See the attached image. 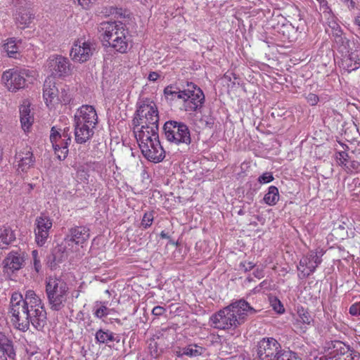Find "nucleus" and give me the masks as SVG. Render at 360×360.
<instances>
[{"mask_svg":"<svg viewBox=\"0 0 360 360\" xmlns=\"http://www.w3.org/2000/svg\"><path fill=\"white\" fill-rule=\"evenodd\" d=\"M256 310L245 300H239L221 309L211 316L214 328L220 330H234L243 324L248 315Z\"/></svg>","mask_w":360,"mask_h":360,"instance_id":"f257e3e1","label":"nucleus"},{"mask_svg":"<svg viewBox=\"0 0 360 360\" xmlns=\"http://www.w3.org/2000/svg\"><path fill=\"white\" fill-rule=\"evenodd\" d=\"M103 45L113 51L125 53L130 49V37L125 25L121 22H103L98 27Z\"/></svg>","mask_w":360,"mask_h":360,"instance_id":"f03ea898","label":"nucleus"},{"mask_svg":"<svg viewBox=\"0 0 360 360\" xmlns=\"http://www.w3.org/2000/svg\"><path fill=\"white\" fill-rule=\"evenodd\" d=\"M159 115L153 102H143L135 112L132 120L134 133L136 136L143 132L158 133Z\"/></svg>","mask_w":360,"mask_h":360,"instance_id":"7ed1b4c3","label":"nucleus"},{"mask_svg":"<svg viewBox=\"0 0 360 360\" xmlns=\"http://www.w3.org/2000/svg\"><path fill=\"white\" fill-rule=\"evenodd\" d=\"M8 314L11 315V321L16 328L20 330H27L30 323L37 330H41L38 327V323L34 319V316L31 314V311L24 303L22 295L20 292H14L12 293L9 302Z\"/></svg>","mask_w":360,"mask_h":360,"instance_id":"20e7f679","label":"nucleus"},{"mask_svg":"<svg viewBox=\"0 0 360 360\" xmlns=\"http://www.w3.org/2000/svg\"><path fill=\"white\" fill-rule=\"evenodd\" d=\"M69 288L67 283L57 277H49L46 281V295L50 309L60 311L65 307Z\"/></svg>","mask_w":360,"mask_h":360,"instance_id":"39448f33","label":"nucleus"},{"mask_svg":"<svg viewBox=\"0 0 360 360\" xmlns=\"http://www.w3.org/2000/svg\"><path fill=\"white\" fill-rule=\"evenodd\" d=\"M143 155L149 161L160 162L165 157V150L160 144L158 133L143 132L135 136Z\"/></svg>","mask_w":360,"mask_h":360,"instance_id":"423d86ee","label":"nucleus"},{"mask_svg":"<svg viewBox=\"0 0 360 360\" xmlns=\"http://www.w3.org/2000/svg\"><path fill=\"white\" fill-rule=\"evenodd\" d=\"M163 131L166 139L177 146L188 148L191 143L190 129L184 122L167 121L163 126Z\"/></svg>","mask_w":360,"mask_h":360,"instance_id":"0eeeda50","label":"nucleus"},{"mask_svg":"<svg viewBox=\"0 0 360 360\" xmlns=\"http://www.w3.org/2000/svg\"><path fill=\"white\" fill-rule=\"evenodd\" d=\"M33 79V71L27 69H9L1 77L6 89L12 92L25 88L27 84L32 82Z\"/></svg>","mask_w":360,"mask_h":360,"instance_id":"6e6552de","label":"nucleus"},{"mask_svg":"<svg viewBox=\"0 0 360 360\" xmlns=\"http://www.w3.org/2000/svg\"><path fill=\"white\" fill-rule=\"evenodd\" d=\"M22 299L26 307L31 311V314L34 316V319L38 323V327L43 328L46 323V311L40 297L32 290H27Z\"/></svg>","mask_w":360,"mask_h":360,"instance_id":"1a4fd4ad","label":"nucleus"},{"mask_svg":"<svg viewBox=\"0 0 360 360\" xmlns=\"http://www.w3.org/2000/svg\"><path fill=\"white\" fill-rule=\"evenodd\" d=\"M71 132L69 127H65L61 134L55 127L51 130L50 141L55 153L60 160H65L68 154V146L72 141Z\"/></svg>","mask_w":360,"mask_h":360,"instance_id":"9d476101","label":"nucleus"},{"mask_svg":"<svg viewBox=\"0 0 360 360\" xmlns=\"http://www.w3.org/2000/svg\"><path fill=\"white\" fill-rule=\"evenodd\" d=\"M46 67L53 78H64L71 75L72 65L68 58L53 55L49 58Z\"/></svg>","mask_w":360,"mask_h":360,"instance_id":"9b49d317","label":"nucleus"},{"mask_svg":"<svg viewBox=\"0 0 360 360\" xmlns=\"http://www.w3.org/2000/svg\"><path fill=\"white\" fill-rule=\"evenodd\" d=\"M257 355L259 360H275L281 352L280 343L273 338H264L257 342Z\"/></svg>","mask_w":360,"mask_h":360,"instance_id":"f8f14e48","label":"nucleus"},{"mask_svg":"<svg viewBox=\"0 0 360 360\" xmlns=\"http://www.w3.org/2000/svg\"><path fill=\"white\" fill-rule=\"evenodd\" d=\"M184 92L186 94L184 99L186 110L195 111L202 107L205 101V95L196 84L186 82Z\"/></svg>","mask_w":360,"mask_h":360,"instance_id":"ddd939ff","label":"nucleus"},{"mask_svg":"<svg viewBox=\"0 0 360 360\" xmlns=\"http://www.w3.org/2000/svg\"><path fill=\"white\" fill-rule=\"evenodd\" d=\"M96 50V45L89 40L77 39L70 51V56L75 62L84 63L89 60Z\"/></svg>","mask_w":360,"mask_h":360,"instance_id":"4468645a","label":"nucleus"},{"mask_svg":"<svg viewBox=\"0 0 360 360\" xmlns=\"http://www.w3.org/2000/svg\"><path fill=\"white\" fill-rule=\"evenodd\" d=\"M25 264V253L20 250L10 252L3 261L4 274L11 276L21 269Z\"/></svg>","mask_w":360,"mask_h":360,"instance_id":"2eb2a0df","label":"nucleus"},{"mask_svg":"<svg viewBox=\"0 0 360 360\" xmlns=\"http://www.w3.org/2000/svg\"><path fill=\"white\" fill-rule=\"evenodd\" d=\"M34 229L36 242L38 245L42 246L46 241L49 231L52 227V220L46 215L41 214L35 220Z\"/></svg>","mask_w":360,"mask_h":360,"instance_id":"dca6fc26","label":"nucleus"},{"mask_svg":"<svg viewBox=\"0 0 360 360\" xmlns=\"http://www.w3.org/2000/svg\"><path fill=\"white\" fill-rule=\"evenodd\" d=\"M321 262L322 259L318 256L317 253L311 251L300 259L298 269L300 270L304 276H308L315 271L316 267Z\"/></svg>","mask_w":360,"mask_h":360,"instance_id":"f3484780","label":"nucleus"},{"mask_svg":"<svg viewBox=\"0 0 360 360\" xmlns=\"http://www.w3.org/2000/svg\"><path fill=\"white\" fill-rule=\"evenodd\" d=\"M13 15L18 27L25 29L31 24L34 14L32 11L31 6L27 5V6H20V7L16 8Z\"/></svg>","mask_w":360,"mask_h":360,"instance_id":"a211bd4d","label":"nucleus"},{"mask_svg":"<svg viewBox=\"0 0 360 360\" xmlns=\"http://www.w3.org/2000/svg\"><path fill=\"white\" fill-rule=\"evenodd\" d=\"M75 121L96 126L98 115L95 108L92 105H82L75 115Z\"/></svg>","mask_w":360,"mask_h":360,"instance_id":"6ab92c4d","label":"nucleus"},{"mask_svg":"<svg viewBox=\"0 0 360 360\" xmlns=\"http://www.w3.org/2000/svg\"><path fill=\"white\" fill-rule=\"evenodd\" d=\"M96 126L75 121V139L76 143L82 144L90 140L94 134Z\"/></svg>","mask_w":360,"mask_h":360,"instance_id":"aec40b11","label":"nucleus"},{"mask_svg":"<svg viewBox=\"0 0 360 360\" xmlns=\"http://www.w3.org/2000/svg\"><path fill=\"white\" fill-rule=\"evenodd\" d=\"M15 159L18 162V169H20L22 172H26L34 165L35 162L32 151L28 146L17 152Z\"/></svg>","mask_w":360,"mask_h":360,"instance_id":"412c9836","label":"nucleus"},{"mask_svg":"<svg viewBox=\"0 0 360 360\" xmlns=\"http://www.w3.org/2000/svg\"><path fill=\"white\" fill-rule=\"evenodd\" d=\"M89 229L85 226H75L69 229L65 238L67 243L82 245L89 238Z\"/></svg>","mask_w":360,"mask_h":360,"instance_id":"4be33fe9","label":"nucleus"},{"mask_svg":"<svg viewBox=\"0 0 360 360\" xmlns=\"http://www.w3.org/2000/svg\"><path fill=\"white\" fill-rule=\"evenodd\" d=\"M331 345H333V348L336 354H338L339 360H359L360 355L359 353L350 349L349 346L346 345L341 341H331Z\"/></svg>","mask_w":360,"mask_h":360,"instance_id":"5701e85b","label":"nucleus"},{"mask_svg":"<svg viewBox=\"0 0 360 360\" xmlns=\"http://www.w3.org/2000/svg\"><path fill=\"white\" fill-rule=\"evenodd\" d=\"M59 93L58 88L56 86L53 78H47L44 84L43 96L46 100V105H49L54 99L57 100Z\"/></svg>","mask_w":360,"mask_h":360,"instance_id":"b1692460","label":"nucleus"},{"mask_svg":"<svg viewBox=\"0 0 360 360\" xmlns=\"http://www.w3.org/2000/svg\"><path fill=\"white\" fill-rule=\"evenodd\" d=\"M66 257L65 246L58 245L52 250L51 253L48 256V264L51 269L55 268L58 264L64 261Z\"/></svg>","mask_w":360,"mask_h":360,"instance_id":"393cba45","label":"nucleus"},{"mask_svg":"<svg viewBox=\"0 0 360 360\" xmlns=\"http://www.w3.org/2000/svg\"><path fill=\"white\" fill-rule=\"evenodd\" d=\"M19 112L22 129L25 131H28L34 122V116L31 112L30 105L28 104L20 105Z\"/></svg>","mask_w":360,"mask_h":360,"instance_id":"a878e982","label":"nucleus"},{"mask_svg":"<svg viewBox=\"0 0 360 360\" xmlns=\"http://www.w3.org/2000/svg\"><path fill=\"white\" fill-rule=\"evenodd\" d=\"M95 339L96 343L105 344L110 347H112L110 345V342L115 341L119 342L120 341L119 335H115V333L108 330L103 329H99L96 331L95 334Z\"/></svg>","mask_w":360,"mask_h":360,"instance_id":"bb28decb","label":"nucleus"},{"mask_svg":"<svg viewBox=\"0 0 360 360\" xmlns=\"http://www.w3.org/2000/svg\"><path fill=\"white\" fill-rule=\"evenodd\" d=\"M186 82L181 84L180 86H168L164 89V94L167 99L174 100L181 99L184 101L186 94L184 91Z\"/></svg>","mask_w":360,"mask_h":360,"instance_id":"cd10ccee","label":"nucleus"},{"mask_svg":"<svg viewBox=\"0 0 360 360\" xmlns=\"http://www.w3.org/2000/svg\"><path fill=\"white\" fill-rule=\"evenodd\" d=\"M15 234L9 226H3L0 229V248H6L7 245L14 241Z\"/></svg>","mask_w":360,"mask_h":360,"instance_id":"c85d7f7f","label":"nucleus"},{"mask_svg":"<svg viewBox=\"0 0 360 360\" xmlns=\"http://www.w3.org/2000/svg\"><path fill=\"white\" fill-rule=\"evenodd\" d=\"M0 349L2 350L11 359L15 356L12 340L5 334L0 333Z\"/></svg>","mask_w":360,"mask_h":360,"instance_id":"c756f323","label":"nucleus"},{"mask_svg":"<svg viewBox=\"0 0 360 360\" xmlns=\"http://www.w3.org/2000/svg\"><path fill=\"white\" fill-rule=\"evenodd\" d=\"M333 37L339 51L349 53V40L343 34L342 30H338Z\"/></svg>","mask_w":360,"mask_h":360,"instance_id":"7c9ffc66","label":"nucleus"},{"mask_svg":"<svg viewBox=\"0 0 360 360\" xmlns=\"http://www.w3.org/2000/svg\"><path fill=\"white\" fill-rule=\"evenodd\" d=\"M264 201L269 205H274L279 200L278 189L274 186L269 188L268 192L264 195Z\"/></svg>","mask_w":360,"mask_h":360,"instance_id":"2f4dec72","label":"nucleus"},{"mask_svg":"<svg viewBox=\"0 0 360 360\" xmlns=\"http://www.w3.org/2000/svg\"><path fill=\"white\" fill-rule=\"evenodd\" d=\"M205 349L195 344H191L183 348V354L189 357H197L202 355Z\"/></svg>","mask_w":360,"mask_h":360,"instance_id":"473e14b6","label":"nucleus"},{"mask_svg":"<svg viewBox=\"0 0 360 360\" xmlns=\"http://www.w3.org/2000/svg\"><path fill=\"white\" fill-rule=\"evenodd\" d=\"M4 50L11 58H17L19 55V46L15 40L11 39L4 46Z\"/></svg>","mask_w":360,"mask_h":360,"instance_id":"72a5a7b5","label":"nucleus"},{"mask_svg":"<svg viewBox=\"0 0 360 360\" xmlns=\"http://www.w3.org/2000/svg\"><path fill=\"white\" fill-rule=\"evenodd\" d=\"M298 318L297 319V322H300L304 324L310 325L313 322V319L310 314L302 308L298 309L297 311Z\"/></svg>","mask_w":360,"mask_h":360,"instance_id":"f704fd0d","label":"nucleus"},{"mask_svg":"<svg viewBox=\"0 0 360 360\" xmlns=\"http://www.w3.org/2000/svg\"><path fill=\"white\" fill-rule=\"evenodd\" d=\"M270 304L273 309L278 314H283L285 311L284 307L281 302L276 297H269Z\"/></svg>","mask_w":360,"mask_h":360,"instance_id":"c9c22d12","label":"nucleus"},{"mask_svg":"<svg viewBox=\"0 0 360 360\" xmlns=\"http://www.w3.org/2000/svg\"><path fill=\"white\" fill-rule=\"evenodd\" d=\"M275 360H301L297 355L290 352L284 349L281 350V352L276 358Z\"/></svg>","mask_w":360,"mask_h":360,"instance_id":"e433bc0d","label":"nucleus"},{"mask_svg":"<svg viewBox=\"0 0 360 360\" xmlns=\"http://www.w3.org/2000/svg\"><path fill=\"white\" fill-rule=\"evenodd\" d=\"M350 159L351 158L348 153L345 151H340L336 153V160L338 165L343 167L344 168L348 164Z\"/></svg>","mask_w":360,"mask_h":360,"instance_id":"4c0bfd02","label":"nucleus"},{"mask_svg":"<svg viewBox=\"0 0 360 360\" xmlns=\"http://www.w3.org/2000/svg\"><path fill=\"white\" fill-rule=\"evenodd\" d=\"M100 306L95 310L94 315L98 319H102L110 314L111 309L108 308L104 302H100Z\"/></svg>","mask_w":360,"mask_h":360,"instance_id":"58836bf2","label":"nucleus"},{"mask_svg":"<svg viewBox=\"0 0 360 360\" xmlns=\"http://www.w3.org/2000/svg\"><path fill=\"white\" fill-rule=\"evenodd\" d=\"M344 63H354V67H352V69L356 70L360 67V56L356 53L352 52Z\"/></svg>","mask_w":360,"mask_h":360,"instance_id":"ea45409f","label":"nucleus"},{"mask_svg":"<svg viewBox=\"0 0 360 360\" xmlns=\"http://www.w3.org/2000/svg\"><path fill=\"white\" fill-rule=\"evenodd\" d=\"M153 221V214L152 212H146L144 214L141 226L146 229L150 227Z\"/></svg>","mask_w":360,"mask_h":360,"instance_id":"a19ab883","label":"nucleus"},{"mask_svg":"<svg viewBox=\"0 0 360 360\" xmlns=\"http://www.w3.org/2000/svg\"><path fill=\"white\" fill-rule=\"evenodd\" d=\"M70 95L68 91L65 89L61 88L60 91H59L57 101L61 103H68L70 102Z\"/></svg>","mask_w":360,"mask_h":360,"instance_id":"79ce46f5","label":"nucleus"},{"mask_svg":"<svg viewBox=\"0 0 360 360\" xmlns=\"http://www.w3.org/2000/svg\"><path fill=\"white\" fill-rule=\"evenodd\" d=\"M347 172H352L360 169V163L356 160H349L348 164L344 168Z\"/></svg>","mask_w":360,"mask_h":360,"instance_id":"37998d69","label":"nucleus"},{"mask_svg":"<svg viewBox=\"0 0 360 360\" xmlns=\"http://www.w3.org/2000/svg\"><path fill=\"white\" fill-rule=\"evenodd\" d=\"M33 258V264L35 271L38 273L41 270V265L39 257V253L37 250H33L32 252Z\"/></svg>","mask_w":360,"mask_h":360,"instance_id":"c03bdc74","label":"nucleus"},{"mask_svg":"<svg viewBox=\"0 0 360 360\" xmlns=\"http://www.w3.org/2000/svg\"><path fill=\"white\" fill-rule=\"evenodd\" d=\"M200 122L202 127H209L211 128L214 124V120L210 116L203 115L200 120Z\"/></svg>","mask_w":360,"mask_h":360,"instance_id":"a18cd8bd","label":"nucleus"},{"mask_svg":"<svg viewBox=\"0 0 360 360\" xmlns=\"http://www.w3.org/2000/svg\"><path fill=\"white\" fill-rule=\"evenodd\" d=\"M274 176L271 172H265L258 178V181L260 184H266L272 181Z\"/></svg>","mask_w":360,"mask_h":360,"instance_id":"49530a36","label":"nucleus"},{"mask_svg":"<svg viewBox=\"0 0 360 360\" xmlns=\"http://www.w3.org/2000/svg\"><path fill=\"white\" fill-rule=\"evenodd\" d=\"M328 360H339V358H338V354H336L334 351V349L333 348V345H331L330 344V342H328Z\"/></svg>","mask_w":360,"mask_h":360,"instance_id":"de8ad7c7","label":"nucleus"},{"mask_svg":"<svg viewBox=\"0 0 360 360\" xmlns=\"http://www.w3.org/2000/svg\"><path fill=\"white\" fill-rule=\"evenodd\" d=\"M349 314L352 316H360V302L353 304L349 307Z\"/></svg>","mask_w":360,"mask_h":360,"instance_id":"09e8293b","label":"nucleus"},{"mask_svg":"<svg viewBox=\"0 0 360 360\" xmlns=\"http://www.w3.org/2000/svg\"><path fill=\"white\" fill-rule=\"evenodd\" d=\"M148 347L152 356L158 357L159 356L160 353L158 349L157 342L154 341L150 342Z\"/></svg>","mask_w":360,"mask_h":360,"instance_id":"8fccbe9b","label":"nucleus"},{"mask_svg":"<svg viewBox=\"0 0 360 360\" xmlns=\"http://www.w3.org/2000/svg\"><path fill=\"white\" fill-rule=\"evenodd\" d=\"M307 102L311 105H316L319 101V96L314 94H309L307 97Z\"/></svg>","mask_w":360,"mask_h":360,"instance_id":"3c124183","label":"nucleus"},{"mask_svg":"<svg viewBox=\"0 0 360 360\" xmlns=\"http://www.w3.org/2000/svg\"><path fill=\"white\" fill-rule=\"evenodd\" d=\"M166 309L162 306H156L153 310L152 313L155 316H160L165 312Z\"/></svg>","mask_w":360,"mask_h":360,"instance_id":"603ef678","label":"nucleus"},{"mask_svg":"<svg viewBox=\"0 0 360 360\" xmlns=\"http://www.w3.org/2000/svg\"><path fill=\"white\" fill-rule=\"evenodd\" d=\"M329 27L332 30V35H334V33L338 32V30H342L340 25L335 21L330 22Z\"/></svg>","mask_w":360,"mask_h":360,"instance_id":"864d4df0","label":"nucleus"},{"mask_svg":"<svg viewBox=\"0 0 360 360\" xmlns=\"http://www.w3.org/2000/svg\"><path fill=\"white\" fill-rule=\"evenodd\" d=\"M240 265L244 267L245 271L251 270L255 266V264L251 262L241 263Z\"/></svg>","mask_w":360,"mask_h":360,"instance_id":"5fc2aeb1","label":"nucleus"},{"mask_svg":"<svg viewBox=\"0 0 360 360\" xmlns=\"http://www.w3.org/2000/svg\"><path fill=\"white\" fill-rule=\"evenodd\" d=\"M159 77V75L155 72H151L149 75H148V79L150 80V81H153V82H155L158 79V78Z\"/></svg>","mask_w":360,"mask_h":360,"instance_id":"6e6d98bb","label":"nucleus"},{"mask_svg":"<svg viewBox=\"0 0 360 360\" xmlns=\"http://www.w3.org/2000/svg\"><path fill=\"white\" fill-rule=\"evenodd\" d=\"M75 3L77 2L79 5L82 7H86L89 5L90 0H73Z\"/></svg>","mask_w":360,"mask_h":360,"instance_id":"4d7b16f0","label":"nucleus"},{"mask_svg":"<svg viewBox=\"0 0 360 360\" xmlns=\"http://www.w3.org/2000/svg\"><path fill=\"white\" fill-rule=\"evenodd\" d=\"M231 76H233L234 80L237 79L236 75L235 74H233V73H230V74L226 73L224 75V78L226 80H227V81L231 82Z\"/></svg>","mask_w":360,"mask_h":360,"instance_id":"13d9d810","label":"nucleus"},{"mask_svg":"<svg viewBox=\"0 0 360 360\" xmlns=\"http://www.w3.org/2000/svg\"><path fill=\"white\" fill-rule=\"evenodd\" d=\"M354 23L355 25L358 26V30L360 32V14L354 18Z\"/></svg>","mask_w":360,"mask_h":360,"instance_id":"bf43d9fd","label":"nucleus"},{"mask_svg":"<svg viewBox=\"0 0 360 360\" xmlns=\"http://www.w3.org/2000/svg\"><path fill=\"white\" fill-rule=\"evenodd\" d=\"M314 360H328V354L316 356Z\"/></svg>","mask_w":360,"mask_h":360,"instance_id":"052dcab7","label":"nucleus"},{"mask_svg":"<svg viewBox=\"0 0 360 360\" xmlns=\"http://www.w3.org/2000/svg\"><path fill=\"white\" fill-rule=\"evenodd\" d=\"M253 274L255 275V277L259 278L263 276H262V271H259L258 269L255 271Z\"/></svg>","mask_w":360,"mask_h":360,"instance_id":"680f3d73","label":"nucleus"},{"mask_svg":"<svg viewBox=\"0 0 360 360\" xmlns=\"http://www.w3.org/2000/svg\"><path fill=\"white\" fill-rule=\"evenodd\" d=\"M7 356L2 350L0 349V360H7Z\"/></svg>","mask_w":360,"mask_h":360,"instance_id":"e2e57ef3","label":"nucleus"},{"mask_svg":"<svg viewBox=\"0 0 360 360\" xmlns=\"http://www.w3.org/2000/svg\"><path fill=\"white\" fill-rule=\"evenodd\" d=\"M345 65L347 66V70L349 72L352 71V67H354V63H345Z\"/></svg>","mask_w":360,"mask_h":360,"instance_id":"0e129e2a","label":"nucleus"},{"mask_svg":"<svg viewBox=\"0 0 360 360\" xmlns=\"http://www.w3.org/2000/svg\"><path fill=\"white\" fill-rule=\"evenodd\" d=\"M342 1L347 4H349V6H350L352 8H354L355 7V3L352 0H342Z\"/></svg>","mask_w":360,"mask_h":360,"instance_id":"69168bd1","label":"nucleus"},{"mask_svg":"<svg viewBox=\"0 0 360 360\" xmlns=\"http://www.w3.org/2000/svg\"><path fill=\"white\" fill-rule=\"evenodd\" d=\"M175 354H176V356L178 357H181L184 355H185V354H183V348L179 349L177 351L175 352Z\"/></svg>","mask_w":360,"mask_h":360,"instance_id":"338daca9","label":"nucleus"},{"mask_svg":"<svg viewBox=\"0 0 360 360\" xmlns=\"http://www.w3.org/2000/svg\"><path fill=\"white\" fill-rule=\"evenodd\" d=\"M160 237H161L162 238H169V236H168V234H167V233H165V231H162V232L160 233Z\"/></svg>","mask_w":360,"mask_h":360,"instance_id":"774afa93","label":"nucleus"}]
</instances>
